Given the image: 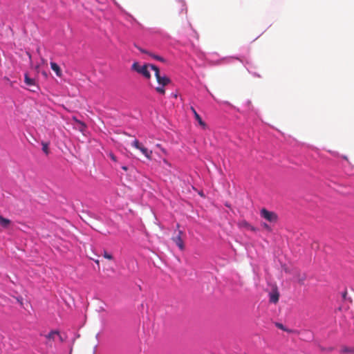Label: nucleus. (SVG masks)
<instances>
[{"label":"nucleus","mask_w":354,"mask_h":354,"mask_svg":"<svg viewBox=\"0 0 354 354\" xmlns=\"http://www.w3.org/2000/svg\"><path fill=\"white\" fill-rule=\"evenodd\" d=\"M192 112L193 113L195 119L198 122L199 124L205 129L206 127V124L203 121L201 117L199 115V114L196 112V109L191 106L190 108Z\"/></svg>","instance_id":"nucleus-7"},{"label":"nucleus","mask_w":354,"mask_h":354,"mask_svg":"<svg viewBox=\"0 0 354 354\" xmlns=\"http://www.w3.org/2000/svg\"><path fill=\"white\" fill-rule=\"evenodd\" d=\"M279 293L278 292L277 290L272 291L270 294V301L271 303H274V304L277 303L279 301Z\"/></svg>","instance_id":"nucleus-10"},{"label":"nucleus","mask_w":354,"mask_h":354,"mask_svg":"<svg viewBox=\"0 0 354 354\" xmlns=\"http://www.w3.org/2000/svg\"><path fill=\"white\" fill-rule=\"evenodd\" d=\"M176 227H177L178 229L180 227L179 224H177V225H176Z\"/></svg>","instance_id":"nucleus-28"},{"label":"nucleus","mask_w":354,"mask_h":354,"mask_svg":"<svg viewBox=\"0 0 354 354\" xmlns=\"http://www.w3.org/2000/svg\"><path fill=\"white\" fill-rule=\"evenodd\" d=\"M149 160H151V157H152V151L151 150H149L147 148L145 147L143 145H142L139 149H138Z\"/></svg>","instance_id":"nucleus-8"},{"label":"nucleus","mask_w":354,"mask_h":354,"mask_svg":"<svg viewBox=\"0 0 354 354\" xmlns=\"http://www.w3.org/2000/svg\"><path fill=\"white\" fill-rule=\"evenodd\" d=\"M42 150L43 151L48 155L49 153V148H48V144L46 142H42Z\"/></svg>","instance_id":"nucleus-15"},{"label":"nucleus","mask_w":354,"mask_h":354,"mask_svg":"<svg viewBox=\"0 0 354 354\" xmlns=\"http://www.w3.org/2000/svg\"><path fill=\"white\" fill-rule=\"evenodd\" d=\"M276 326H277L279 328H280V329H282V330H286V329L284 328V326H283V324H281L277 323V324H276Z\"/></svg>","instance_id":"nucleus-22"},{"label":"nucleus","mask_w":354,"mask_h":354,"mask_svg":"<svg viewBox=\"0 0 354 354\" xmlns=\"http://www.w3.org/2000/svg\"><path fill=\"white\" fill-rule=\"evenodd\" d=\"M122 169L124 171H127L128 170V167L127 166H122Z\"/></svg>","instance_id":"nucleus-25"},{"label":"nucleus","mask_w":354,"mask_h":354,"mask_svg":"<svg viewBox=\"0 0 354 354\" xmlns=\"http://www.w3.org/2000/svg\"><path fill=\"white\" fill-rule=\"evenodd\" d=\"M24 82L27 86H35V80L32 78H30L27 73L25 74Z\"/></svg>","instance_id":"nucleus-13"},{"label":"nucleus","mask_w":354,"mask_h":354,"mask_svg":"<svg viewBox=\"0 0 354 354\" xmlns=\"http://www.w3.org/2000/svg\"><path fill=\"white\" fill-rule=\"evenodd\" d=\"M46 339H48L47 344L50 346H52L51 342H55L58 339L60 342H63V339L59 334V333L57 330H53L50 332L48 335H46Z\"/></svg>","instance_id":"nucleus-5"},{"label":"nucleus","mask_w":354,"mask_h":354,"mask_svg":"<svg viewBox=\"0 0 354 354\" xmlns=\"http://www.w3.org/2000/svg\"><path fill=\"white\" fill-rule=\"evenodd\" d=\"M183 235H184V232L182 230H178L176 236L172 237L173 241L180 250H183L185 248L184 241L182 239Z\"/></svg>","instance_id":"nucleus-6"},{"label":"nucleus","mask_w":354,"mask_h":354,"mask_svg":"<svg viewBox=\"0 0 354 354\" xmlns=\"http://www.w3.org/2000/svg\"><path fill=\"white\" fill-rule=\"evenodd\" d=\"M262 225L263 226V227H264L265 229H266V230H269V231H270V230H271V228L269 227V225H268V224H266V223H263Z\"/></svg>","instance_id":"nucleus-23"},{"label":"nucleus","mask_w":354,"mask_h":354,"mask_svg":"<svg viewBox=\"0 0 354 354\" xmlns=\"http://www.w3.org/2000/svg\"><path fill=\"white\" fill-rule=\"evenodd\" d=\"M239 227H243V228H245L248 230H250V231H255V228L252 226L248 222H247L246 221H241L239 223Z\"/></svg>","instance_id":"nucleus-11"},{"label":"nucleus","mask_w":354,"mask_h":354,"mask_svg":"<svg viewBox=\"0 0 354 354\" xmlns=\"http://www.w3.org/2000/svg\"><path fill=\"white\" fill-rule=\"evenodd\" d=\"M43 75H44V76L47 77V74H46V72H43Z\"/></svg>","instance_id":"nucleus-27"},{"label":"nucleus","mask_w":354,"mask_h":354,"mask_svg":"<svg viewBox=\"0 0 354 354\" xmlns=\"http://www.w3.org/2000/svg\"><path fill=\"white\" fill-rule=\"evenodd\" d=\"M151 69L154 72L155 77L159 86L156 88V92L164 95L165 93V86L170 84V79L166 75H161L158 67L155 65L151 66Z\"/></svg>","instance_id":"nucleus-1"},{"label":"nucleus","mask_w":354,"mask_h":354,"mask_svg":"<svg viewBox=\"0 0 354 354\" xmlns=\"http://www.w3.org/2000/svg\"><path fill=\"white\" fill-rule=\"evenodd\" d=\"M50 67L53 71L56 73L58 77L62 76V70L60 67L55 62H50Z\"/></svg>","instance_id":"nucleus-12"},{"label":"nucleus","mask_w":354,"mask_h":354,"mask_svg":"<svg viewBox=\"0 0 354 354\" xmlns=\"http://www.w3.org/2000/svg\"><path fill=\"white\" fill-rule=\"evenodd\" d=\"M152 64L140 65L138 62H134L131 66V69L142 75L144 77L149 80L151 78L149 68Z\"/></svg>","instance_id":"nucleus-2"},{"label":"nucleus","mask_w":354,"mask_h":354,"mask_svg":"<svg viewBox=\"0 0 354 354\" xmlns=\"http://www.w3.org/2000/svg\"><path fill=\"white\" fill-rule=\"evenodd\" d=\"M260 215L262 218L270 223H276L278 220V216L274 212H270L265 208L260 211Z\"/></svg>","instance_id":"nucleus-3"},{"label":"nucleus","mask_w":354,"mask_h":354,"mask_svg":"<svg viewBox=\"0 0 354 354\" xmlns=\"http://www.w3.org/2000/svg\"><path fill=\"white\" fill-rule=\"evenodd\" d=\"M306 278V274H303L301 276L299 277L298 281L300 283H303V282L305 281Z\"/></svg>","instance_id":"nucleus-19"},{"label":"nucleus","mask_w":354,"mask_h":354,"mask_svg":"<svg viewBox=\"0 0 354 354\" xmlns=\"http://www.w3.org/2000/svg\"><path fill=\"white\" fill-rule=\"evenodd\" d=\"M11 224V221L8 218L3 217L0 215V225L6 229L8 228L10 225Z\"/></svg>","instance_id":"nucleus-9"},{"label":"nucleus","mask_w":354,"mask_h":354,"mask_svg":"<svg viewBox=\"0 0 354 354\" xmlns=\"http://www.w3.org/2000/svg\"><path fill=\"white\" fill-rule=\"evenodd\" d=\"M94 261L97 265L98 268H100V261L98 259H95Z\"/></svg>","instance_id":"nucleus-24"},{"label":"nucleus","mask_w":354,"mask_h":354,"mask_svg":"<svg viewBox=\"0 0 354 354\" xmlns=\"http://www.w3.org/2000/svg\"><path fill=\"white\" fill-rule=\"evenodd\" d=\"M103 257L106 259H109V260H113V257L111 254L107 252L106 251H104L103 252Z\"/></svg>","instance_id":"nucleus-16"},{"label":"nucleus","mask_w":354,"mask_h":354,"mask_svg":"<svg viewBox=\"0 0 354 354\" xmlns=\"http://www.w3.org/2000/svg\"><path fill=\"white\" fill-rule=\"evenodd\" d=\"M136 47L142 53L147 54V55H149V53H150V52H149V51H147V50H145V49H143L142 48H140V47H138V46H136Z\"/></svg>","instance_id":"nucleus-21"},{"label":"nucleus","mask_w":354,"mask_h":354,"mask_svg":"<svg viewBox=\"0 0 354 354\" xmlns=\"http://www.w3.org/2000/svg\"><path fill=\"white\" fill-rule=\"evenodd\" d=\"M27 55H28L29 59H31V55L29 53H27Z\"/></svg>","instance_id":"nucleus-26"},{"label":"nucleus","mask_w":354,"mask_h":354,"mask_svg":"<svg viewBox=\"0 0 354 354\" xmlns=\"http://www.w3.org/2000/svg\"><path fill=\"white\" fill-rule=\"evenodd\" d=\"M342 353H351L354 354V348L352 347H344L341 351Z\"/></svg>","instance_id":"nucleus-14"},{"label":"nucleus","mask_w":354,"mask_h":354,"mask_svg":"<svg viewBox=\"0 0 354 354\" xmlns=\"http://www.w3.org/2000/svg\"><path fill=\"white\" fill-rule=\"evenodd\" d=\"M171 9L174 13L176 15L186 13L187 12L186 5L183 1H176L172 5Z\"/></svg>","instance_id":"nucleus-4"},{"label":"nucleus","mask_w":354,"mask_h":354,"mask_svg":"<svg viewBox=\"0 0 354 354\" xmlns=\"http://www.w3.org/2000/svg\"><path fill=\"white\" fill-rule=\"evenodd\" d=\"M131 145L133 147L138 149L142 146V145L139 142V141L137 139H134Z\"/></svg>","instance_id":"nucleus-18"},{"label":"nucleus","mask_w":354,"mask_h":354,"mask_svg":"<svg viewBox=\"0 0 354 354\" xmlns=\"http://www.w3.org/2000/svg\"><path fill=\"white\" fill-rule=\"evenodd\" d=\"M109 156L110 157V158L114 161V162H116L117 161V158L116 156L113 153H109Z\"/></svg>","instance_id":"nucleus-20"},{"label":"nucleus","mask_w":354,"mask_h":354,"mask_svg":"<svg viewBox=\"0 0 354 354\" xmlns=\"http://www.w3.org/2000/svg\"><path fill=\"white\" fill-rule=\"evenodd\" d=\"M149 55L151 56V57H153V59L159 60L160 62H164L165 61L164 58H162V57L156 55H154V54H153L151 53H149Z\"/></svg>","instance_id":"nucleus-17"}]
</instances>
